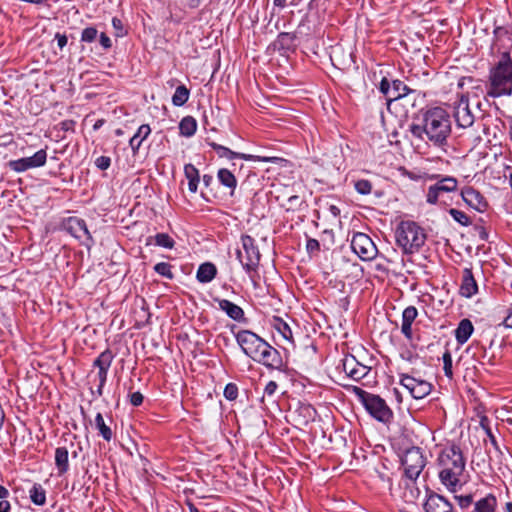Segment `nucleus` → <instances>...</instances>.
Listing matches in <instances>:
<instances>
[{
  "instance_id": "obj_46",
  "label": "nucleus",
  "mask_w": 512,
  "mask_h": 512,
  "mask_svg": "<svg viewBox=\"0 0 512 512\" xmlns=\"http://www.w3.org/2000/svg\"><path fill=\"white\" fill-rule=\"evenodd\" d=\"M379 89L387 97L388 100H392V87L390 82L386 78H383L382 81L380 82Z\"/></svg>"
},
{
  "instance_id": "obj_55",
  "label": "nucleus",
  "mask_w": 512,
  "mask_h": 512,
  "mask_svg": "<svg viewBox=\"0 0 512 512\" xmlns=\"http://www.w3.org/2000/svg\"><path fill=\"white\" fill-rule=\"evenodd\" d=\"M507 33H508L507 30L505 28H503V27H496L494 29V36L496 38H499V37H501V36H503V35H505Z\"/></svg>"
},
{
  "instance_id": "obj_63",
  "label": "nucleus",
  "mask_w": 512,
  "mask_h": 512,
  "mask_svg": "<svg viewBox=\"0 0 512 512\" xmlns=\"http://www.w3.org/2000/svg\"><path fill=\"white\" fill-rule=\"evenodd\" d=\"M506 512H512V502L506 504Z\"/></svg>"
},
{
  "instance_id": "obj_27",
  "label": "nucleus",
  "mask_w": 512,
  "mask_h": 512,
  "mask_svg": "<svg viewBox=\"0 0 512 512\" xmlns=\"http://www.w3.org/2000/svg\"><path fill=\"white\" fill-rule=\"evenodd\" d=\"M496 506H497L496 497L492 494H489L486 497L478 500L475 503L474 511L475 512H495Z\"/></svg>"
},
{
  "instance_id": "obj_8",
  "label": "nucleus",
  "mask_w": 512,
  "mask_h": 512,
  "mask_svg": "<svg viewBox=\"0 0 512 512\" xmlns=\"http://www.w3.org/2000/svg\"><path fill=\"white\" fill-rule=\"evenodd\" d=\"M242 249H238L237 259L242 264L247 273L255 271L259 264L260 253L255 245L254 239L249 235L241 237Z\"/></svg>"
},
{
  "instance_id": "obj_54",
  "label": "nucleus",
  "mask_w": 512,
  "mask_h": 512,
  "mask_svg": "<svg viewBox=\"0 0 512 512\" xmlns=\"http://www.w3.org/2000/svg\"><path fill=\"white\" fill-rule=\"evenodd\" d=\"M10 503L4 499L0 501V512H9L10 511Z\"/></svg>"
},
{
  "instance_id": "obj_7",
  "label": "nucleus",
  "mask_w": 512,
  "mask_h": 512,
  "mask_svg": "<svg viewBox=\"0 0 512 512\" xmlns=\"http://www.w3.org/2000/svg\"><path fill=\"white\" fill-rule=\"evenodd\" d=\"M355 391L360 395L365 409L375 419L381 422H388L392 418V411L380 396L367 393L357 387Z\"/></svg>"
},
{
  "instance_id": "obj_64",
  "label": "nucleus",
  "mask_w": 512,
  "mask_h": 512,
  "mask_svg": "<svg viewBox=\"0 0 512 512\" xmlns=\"http://www.w3.org/2000/svg\"><path fill=\"white\" fill-rule=\"evenodd\" d=\"M190 512H200L194 505L189 504Z\"/></svg>"
},
{
  "instance_id": "obj_14",
  "label": "nucleus",
  "mask_w": 512,
  "mask_h": 512,
  "mask_svg": "<svg viewBox=\"0 0 512 512\" xmlns=\"http://www.w3.org/2000/svg\"><path fill=\"white\" fill-rule=\"evenodd\" d=\"M114 355L110 350L103 351L94 361V367L98 368L97 377L99 380V385L97 388V393L99 396L103 393V387L107 380L108 370L113 361Z\"/></svg>"
},
{
  "instance_id": "obj_13",
  "label": "nucleus",
  "mask_w": 512,
  "mask_h": 512,
  "mask_svg": "<svg viewBox=\"0 0 512 512\" xmlns=\"http://www.w3.org/2000/svg\"><path fill=\"white\" fill-rule=\"evenodd\" d=\"M454 118L459 127L469 128L471 127L476 119L471 112L468 99L464 96L455 103L454 106Z\"/></svg>"
},
{
  "instance_id": "obj_28",
  "label": "nucleus",
  "mask_w": 512,
  "mask_h": 512,
  "mask_svg": "<svg viewBox=\"0 0 512 512\" xmlns=\"http://www.w3.org/2000/svg\"><path fill=\"white\" fill-rule=\"evenodd\" d=\"M217 177L219 182L229 188L231 190V195L233 194L236 186H237V180L234 176V174L226 168L219 169L217 173Z\"/></svg>"
},
{
  "instance_id": "obj_5",
  "label": "nucleus",
  "mask_w": 512,
  "mask_h": 512,
  "mask_svg": "<svg viewBox=\"0 0 512 512\" xmlns=\"http://www.w3.org/2000/svg\"><path fill=\"white\" fill-rule=\"evenodd\" d=\"M395 239L405 254H413L424 245L426 234L416 222L407 220L398 224Z\"/></svg>"
},
{
  "instance_id": "obj_18",
  "label": "nucleus",
  "mask_w": 512,
  "mask_h": 512,
  "mask_svg": "<svg viewBox=\"0 0 512 512\" xmlns=\"http://www.w3.org/2000/svg\"><path fill=\"white\" fill-rule=\"evenodd\" d=\"M425 512H455L452 504L439 494L430 495L424 505Z\"/></svg>"
},
{
  "instance_id": "obj_3",
  "label": "nucleus",
  "mask_w": 512,
  "mask_h": 512,
  "mask_svg": "<svg viewBox=\"0 0 512 512\" xmlns=\"http://www.w3.org/2000/svg\"><path fill=\"white\" fill-rule=\"evenodd\" d=\"M236 340L245 355L267 367L278 369L282 366L279 352L252 331L241 330Z\"/></svg>"
},
{
  "instance_id": "obj_52",
  "label": "nucleus",
  "mask_w": 512,
  "mask_h": 512,
  "mask_svg": "<svg viewBox=\"0 0 512 512\" xmlns=\"http://www.w3.org/2000/svg\"><path fill=\"white\" fill-rule=\"evenodd\" d=\"M55 40L57 41V45L60 49H63L68 41L66 35L60 33L55 35Z\"/></svg>"
},
{
  "instance_id": "obj_51",
  "label": "nucleus",
  "mask_w": 512,
  "mask_h": 512,
  "mask_svg": "<svg viewBox=\"0 0 512 512\" xmlns=\"http://www.w3.org/2000/svg\"><path fill=\"white\" fill-rule=\"evenodd\" d=\"M401 331L407 339L412 338V324L402 322Z\"/></svg>"
},
{
  "instance_id": "obj_41",
  "label": "nucleus",
  "mask_w": 512,
  "mask_h": 512,
  "mask_svg": "<svg viewBox=\"0 0 512 512\" xmlns=\"http://www.w3.org/2000/svg\"><path fill=\"white\" fill-rule=\"evenodd\" d=\"M355 189L358 193L367 195L372 190V184L368 180L361 179L355 182Z\"/></svg>"
},
{
  "instance_id": "obj_44",
  "label": "nucleus",
  "mask_w": 512,
  "mask_h": 512,
  "mask_svg": "<svg viewBox=\"0 0 512 512\" xmlns=\"http://www.w3.org/2000/svg\"><path fill=\"white\" fill-rule=\"evenodd\" d=\"M224 396L228 400H234L238 396V388L235 384L229 383L224 389Z\"/></svg>"
},
{
  "instance_id": "obj_30",
  "label": "nucleus",
  "mask_w": 512,
  "mask_h": 512,
  "mask_svg": "<svg viewBox=\"0 0 512 512\" xmlns=\"http://www.w3.org/2000/svg\"><path fill=\"white\" fill-rule=\"evenodd\" d=\"M487 436L489 438L490 444L493 447V450L488 449L490 460H493L495 458L497 462L501 464L503 462V459H505V454L502 451L499 444L497 443L496 437L492 434V432L489 429L487 430Z\"/></svg>"
},
{
  "instance_id": "obj_53",
  "label": "nucleus",
  "mask_w": 512,
  "mask_h": 512,
  "mask_svg": "<svg viewBox=\"0 0 512 512\" xmlns=\"http://www.w3.org/2000/svg\"><path fill=\"white\" fill-rule=\"evenodd\" d=\"M99 40H100V44L102 45V47L104 49H109L112 45L110 38L105 33L100 34Z\"/></svg>"
},
{
  "instance_id": "obj_17",
  "label": "nucleus",
  "mask_w": 512,
  "mask_h": 512,
  "mask_svg": "<svg viewBox=\"0 0 512 512\" xmlns=\"http://www.w3.org/2000/svg\"><path fill=\"white\" fill-rule=\"evenodd\" d=\"M464 202L471 208L483 212L487 207V202L483 195L472 187H466L461 191Z\"/></svg>"
},
{
  "instance_id": "obj_4",
  "label": "nucleus",
  "mask_w": 512,
  "mask_h": 512,
  "mask_svg": "<svg viewBox=\"0 0 512 512\" xmlns=\"http://www.w3.org/2000/svg\"><path fill=\"white\" fill-rule=\"evenodd\" d=\"M512 93V59L504 52L497 65L491 69L487 95L493 98Z\"/></svg>"
},
{
  "instance_id": "obj_60",
  "label": "nucleus",
  "mask_w": 512,
  "mask_h": 512,
  "mask_svg": "<svg viewBox=\"0 0 512 512\" xmlns=\"http://www.w3.org/2000/svg\"><path fill=\"white\" fill-rule=\"evenodd\" d=\"M340 50H341V48H340V47H334V48L332 49V52H331V59H332L333 61L337 59V56H338V54H339Z\"/></svg>"
},
{
  "instance_id": "obj_45",
  "label": "nucleus",
  "mask_w": 512,
  "mask_h": 512,
  "mask_svg": "<svg viewBox=\"0 0 512 512\" xmlns=\"http://www.w3.org/2000/svg\"><path fill=\"white\" fill-rule=\"evenodd\" d=\"M277 388H278V385L275 381H269L264 388V395L261 399L262 403H264L266 396L269 398L273 397Z\"/></svg>"
},
{
  "instance_id": "obj_2",
  "label": "nucleus",
  "mask_w": 512,
  "mask_h": 512,
  "mask_svg": "<svg viewBox=\"0 0 512 512\" xmlns=\"http://www.w3.org/2000/svg\"><path fill=\"white\" fill-rule=\"evenodd\" d=\"M466 461L459 446L452 444L443 448L437 458L438 476L451 492L457 491L466 482Z\"/></svg>"
},
{
  "instance_id": "obj_1",
  "label": "nucleus",
  "mask_w": 512,
  "mask_h": 512,
  "mask_svg": "<svg viewBox=\"0 0 512 512\" xmlns=\"http://www.w3.org/2000/svg\"><path fill=\"white\" fill-rule=\"evenodd\" d=\"M410 133L434 146H443L451 133V124L446 111L440 107L427 110L414 119L409 126Z\"/></svg>"
},
{
  "instance_id": "obj_48",
  "label": "nucleus",
  "mask_w": 512,
  "mask_h": 512,
  "mask_svg": "<svg viewBox=\"0 0 512 512\" xmlns=\"http://www.w3.org/2000/svg\"><path fill=\"white\" fill-rule=\"evenodd\" d=\"M456 500L458 501V504L461 508H467L469 507L473 502L472 495H465V496H455Z\"/></svg>"
},
{
  "instance_id": "obj_22",
  "label": "nucleus",
  "mask_w": 512,
  "mask_h": 512,
  "mask_svg": "<svg viewBox=\"0 0 512 512\" xmlns=\"http://www.w3.org/2000/svg\"><path fill=\"white\" fill-rule=\"evenodd\" d=\"M68 230L78 239H82L84 236L90 238L86 223L82 219L70 218L68 220Z\"/></svg>"
},
{
  "instance_id": "obj_40",
  "label": "nucleus",
  "mask_w": 512,
  "mask_h": 512,
  "mask_svg": "<svg viewBox=\"0 0 512 512\" xmlns=\"http://www.w3.org/2000/svg\"><path fill=\"white\" fill-rule=\"evenodd\" d=\"M418 315L417 309L414 306H408L402 314V322L412 324Z\"/></svg>"
},
{
  "instance_id": "obj_62",
  "label": "nucleus",
  "mask_w": 512,
  "mask_h": 512,
  "mask_svg": "<svg viewBox=\"0 0 512 512\" xmlns=\"http://www.w3.org/2000/svg\"><path fill=\"white\" fill-rule=\"evenodd\" d=\"M318 246H319V243H318L317 240H314V239L309 240V242H308V247L309 248H314V247H318Z\"/></svg>"
},
{
  "instance_id": "obj_49",
  "label": "nucleus",
  "mask_w": 512,
  "mask_h": 512,
  "mask_svg": "<svg viewBox=\"0 0 512 512\" xmlns=\"http://www.w3.org/2000/svg\"><path fill=\"white\" fill-rule=\"evenodd\" d=\"M301 0H274V5L280 8H284L287 5L296 6Z\"/></svg>"
},
{
  "instance_id": "obj_61",
  "label": "nucleus",
  "mask_w": 512,
  "mask_h": 512,
  "mask_svg": "<svg viewBox=\"0 0 512 512\" xmlns=\"http://www.w3.org/2000/svg\"><path fill=\"white\" fill-rule=\"evenodd\" d=\"M213 178L210 175H204L203 176V182L206 186H209V184L212 182Z\"/></svg>"
},
{
  "instance_id": "obj_26",
  "label": "nucleus",
  "mask_w": 512,
  "mask_h": 512,
  "mask_svg": "<svg viewBox=\"0 0 512 512\" xmlns=\"http://www.w3.org/2000/svg\"><path fill=\"white\" fill-rule=\"evenodd\" d=\"M150 133V126L147 124H143L138 128L136 134L129 141L130 147L134 153L140 148L142 141L146 139Z\"/></svg>"
},
{
  "instance_id": "obj_32",
  "label": "nucleus",
  "mask_w": 512,
  "mask_h": 512,
  "mask_svg": "<svg viewBox=\"0 0 512 512\" xmlns=\"http://www.w3.org/2000/svg\"><path fill=\"white\" fill-rule=\"evenodd\" d=\"M31 501L38 506H43L46 503V492L44 488L35 483L29 491Z\"/></svg>"
},
{
  "instance_id": "obj_31",
  "label": "nucleus",
  "mask_w": 512,
  "mask_h": 512,
  "mask_svg": "<svg viewBox=\"0 0 512 512\" xmlns=\"http://www.w3.org/2000/svg\"><path fill=\"white\" fill-rule=\"evenodd\" d=\"M197 122L191 116L184 117L179 124L180 134L185 137H191L196 132Z\"/></svg>"
},
{
  "instance_id": "obj_6",
  "label": "nucleus",
  "mask_w": 512,
  "mask_h": 512,
  "mask_svg": "<svg viewBox=\"0 0 512 512\" xmlns=\"http://www.w3.org/2000/svg\"><path fill=\"white\" fill-rule=\"evenodd\" d=\"M429 180H436L435 184L428 187L426 193V201L431 205L441 203V198L446 193L457 190L458 181L452 176L430 175Z\"/></svg>"
},
{
  "instance_id": "obj_39",
  "label": "nucleus",
  "mask_w": 512,
  "mask_h": 512,
  "mask_svg": "<svg viewBox=\"0 0 512 512\" xmlns=\"http://www.w3.org/2000/svg\"><path fill=\"white\" fill-rule=\"evenodd\" d=\"M451 217L461 225L467 226L470 224V218L463 211L451 208L449 210Z\"/></svg>"
},
{
  "instance_id": "obj_12",
  "label": "nucleus",
  "mask_w": 512,
  "mask_h": 512,
  "mask_svg": "<svg viewBox=\"0 0 512 512\" xmlns=\"http://www.w3.org/2000/svg\"><path fill=\"white\" fill-rule=\"evenodd\" d=\"M47 153L44 149L37 151L33 156L24 157L9 162L10 168L15 172H24L28 169L38 168L46 163Z\"/></svg>"
},
{
  "instance_id": "obj_36",
  "label": "nucleus",
  "mask_w": 512,
  "mask_h": 512,
  "mask_svg": "<svg viewBox=\"0 0 512 512\" xmlns=\"http://www.w3.org/2000/svg\"><path fill=\"white\" fill-rule=\"evenodd\" d=\"M295 35L287 32H282L278 35L277 44L281 48L290 49L294 45Z\"/></svg>"
},
{
  "instance_id": "obj_56",
  "label": "nucleus",
  "mask_w": 512,
  "mask_h": 512,
  "mask_svg": "<svg viewBox=\"0 0 512 512\" xmlns=\"http://www.w3.org/2000/svg\"><path fill=\"white\" fill-rule=\"evenodd\" d=\"M300 202V198L297 195L291 196L288 198L289 208H293L297 203Z\"/></svg>"
},
{
  "instance_id": "obj_29",
  "label": "nucleus",
  "mask_w": 512,
  "mask_h": 512,
  "mask_svg": "<svg viewBox=\"0 0 512 512\" xmlns=\"http://www.w3.org/2000/svg\"><path fill=\"white\" fill-rule=\"evenodd\" d=\"M94 425H95V428L98 430L99 435L104 440H106L108 442L112 440L113 432H112L110 426H108L105 423L103 415L100 412L97 413L95 416Z\"/></svg>"
},
{
  "instance_id": "obj_11",
  "label": "nucleus",
  "mask_w": 512,
  "mask_h": 512,
  "mask_svg": "<svg viewBox=\"0 0 512 512\" xmlns=\"http://www.w3.org/2000/svg\"><path fill=\"white\" fill-rule=\"evenodd\" d=\"M400 383L415 399H423L431 393L432 384L428 381L417 379L408 374L400 375Z\"/></svg>"
},
{
  "instance_id": "obj_20",
  "label": "nucleus",
  "mask_w": 512,
  "mask_h": 512,
  "mask_svg": "<svg viewBox=\"0 0 512 512\" xmlns=\"http://www.w3.org/2000/svg\"><path fill=\"white\" fill-rule=\"evenodd\" d=\"M219 308L224 311L231 319L240 321L244 318L243 309L227 299H218Z\"/></svg>"
},
{
  "instance_id": "obj_50",
  "label": "nucleus",
  "mask_w": 512,
  "mask_h": 512,
  "mask_svg": "<svg viewBox=\"0 0 512 512\" xmlns=\"http://www.w3.org/2000/svg\"><path fill=\"white\" fill-rule=\"evenodd\" d=\"M130 402L133 406H139L143 402V395L140 392H134L130 395Z\"/></svg>"
},
{
  "instance_id": "obj_16",
  "label": "nucleus",
  "mask_w": 512,
  "mask_h": 512,
  "mask_svg": "<svg viewBox=\"0 0 512 512\" xmlns=\"http://www.w3.org/2000/svg\"><path fill=\"white\" fill-rule=\"evenodd\" d=\"M343 370L347 376L355 381H359L369 373L370 368L359 363L355 357L350 356L343 360Z\"/></svg>"
},
{
  "instance_id": "obj_37",
  "label": "nucleus",
  "mask_w": 512,
  "mask_h": 512,
  "mask_svg": "<svg viewBox=\"0 0 512 512\" xmlns=\"http://www.w3.org/2000/svg\"><path fill=\"white\" fill-rule=\"evenodd\" d=\"M154 239L156 245L164 248L172 249L175 245L174 240L166 233H158Z\"/></svg>"
},
{
  "instance_id": "obj_35",
  "label": "nucleus",
  "mask_w": 512,
  "mask_h": 512,
  "mask_svg": "<svg viewBox=\"0 0 512 512\" xmlns=\"http://www.w3.org/2000/svg\"><path fill=\"white\" fill-rule=\"evenodd\" d=\"M391 87H392V95H391L392 100L406 96L408 93L407 86L400 80L393 81Z\"/></svg>"
},
{
  "instance_id": "obj_15",
  "label": "nucleus",
  "mask_w": 512,
  "mask_h": 512,
  "mask_svg": "<svg viewBox=\"0 0 512 512\" xmlns=\"http://www.w3.org/2000/svg\"><path fill=\"white\" fill-rule=\"evenodd\" d=\"M209 145L216 151L220 158H228V159H244V160H254V161H263V162H275L278 158L276 157H260L254 156L250 154L238 153L230 150L229 148L217 144L215 142H210Z\"/></svg>"
},
{
  "instance_id": "obj_25",
  "label": "nucleus",
  "mask_w": 512,
  "mask_h": 512,
  "mask_svg": "<svg viewBox=\"0 0 512 512\" xmlns=\"http://www.w3.org/2000/svg\"><path fill=\"white\" fill-rule=\"evenodd\" d=\"M55 465L58 469L59 475H62L68 471V450L65 447H58L55 450Z\"/></svg>"
},
{
  "instance_id": "obj_34",
  "label": "nucleus",
  "mask_w": 512,
  "mask_h": 512,
  "mask_svg": "<svg viewBox=\"0 0 512 512\" xmlns=\"http://www.w3.org/2000/svg\"><path fill=\"white\" fill-rule=\"evenodd\" d=\"M189 95V90L184 85H180L175 90V93L172 97V103L175 106H182L188 101Z\"/></svg>"
},
{
  "instance_id": "obj_42",
  "label": "nucleus",
  "mask_w": 512,
  "mask_h": 512,
  "mask_svg": "<svg viewBox=\"0 0 512 512\" xmlns=\"http://www.w3.org/2000/svg\"><path fill=\"white\" fill-rule=\"evenodd\" d=\"M443 364H444L443 369H444L445 375L451 379L453 376L452 357H451V353L448 350L443 354Z\"/></svg>"
},
{
  "instance_id": "obj_38",
  "label": "nucleus",
  "mask_w": 512,
  "mask_h": 512,
  "mask_svg": "<svg viewBox=\"0 0 512 512\" xmlns=\"http://www.w3.org/2000/svg\"><path fill=\"white\" fill-rule=\"evenodd\" d=\"M154 270L161 276L167 279H173L174 275L171 271V265L166 262L157 263L154 266Z\"/></svg>"
},
{
  "instance_id": "obj_9",
  "label": "nucleus",
  "mask_w": 512,
  "mask_h": 512,
  "mask_svg": "<svg viewBox=\"0 0 512 512\" xmlns=\"http://www.w3.org/2000/svg\"><path fill=\"white\" fill-rule=\"evenodd\" d=\"M407 478L416 480L426 465V458L419 447L407 449L401 459Z\"/></svg>"
},
{
  "instance_id": "obj_43",
  "label": "nucleus",
  "mask_w": 512,
  "mask_h": 512,
  "mask_svg": "<svg viewBox=\"0 0 512 512\" xmlns=\"http://www.w3.org/2000/svg\"><path fill=\"white\" fill-rule=\"evenodd\" d=\"M98 31L94 27H87L82 31L81 40L83 42L91 43L97 37Z\"/></svg>"
},
{
  "instance_id": "obj_10",
  "label": "nucleus",
  "mask_w": 512,
  "mask_h": 512,
  "mask_svg": "<svg viewBox=\"0 0 512 512\" xmlns=\"http://www.w3.org/2000/svg\"><path fill=\"white\" fill-rule=\"evenodd\" d=\"M351 248L363 261H371L378 254V249L372 239L367 234L361 232H357L353 235Z\"/></svg>"
},
{
  "instance_id": "obj_24",
  "label": "nucleus",
  "mask_w": 512,
  "mask_h": 512,
  "mask_svg": "<svg viewBox=\"0 0 512 512\" xmlns=\"http://www.w3.org/2000/svg\"><path fill=\"white\" fill-rule=\"evenodd\" d=\"M185 177L188 180V188L192 193H196L200 180L198 169L192 164H186L184 167Z\"/></svg>"
},
{
  "instance_id": "obj_23",
  "label": "nucleus",
  "mask_w": 512,
  "mask_h": 512,
  "mask_svg": "<svg viewBox=\"0 0 512 512\" xmlns=\"http://www.w3.org/2000/svg\"><path fill=\"white\" fill-rule=\"evenodd\" d=\"M474 328L472 322L469 319H463L460 321L457 329L455 330V337L459 344H464L471 336Z\"/></svg>"
},
{
  "instance_id": "obj_33",
  "label": "nucleus",
  "mask_w": 512,
  "mask_h": 512,
  "mask_svg": "<svg viewBox=\"0 0 512 512\" xmlns=\"http://www.w3.org/2000/svg\"><path fill=\"white\" fill-rule=\"evenodd\" d=\"M273 327L282 335L287 341H292L293 334L289 325L280 317L273 318Z\"/></svg>"
},
{
  "instance_id": "obj_59",
  "label": "nucleus",
  "mask_w": 512,
  "mask_h": 512,
  "mask_svg": "<svg viewBox=\"0 0 512 512\" xmlns=\"http://www.w3.org/2000/svg\"><path fill=\"white\" fill-rule=\"evenodd\" d=\"M9 496V491L2 485H0V499H6Z\"/></svg>"
},
{
  "instance_id": "obj_58",
  "label": "nucleus",
  "mask_w": 512,
  "mask_h": 512,
  "mask_svg": "<svg viewBox=\"0 0 512 512\" xmlns=\"http://www.w3.org/2000/svg\"><path fill=\"white\" fill-rule=\"evenodd\" d=\"M329 211H330V213H331L334 217H337V216H339V215H340V209H339L337 206H335V205H331V206L329 207Z\"/></svg>"
},
{
  "instance_id": "obj_47",
  "label": "nucleus",
  "mask_w": 512,
  "mask_h": 512,
  "mask_svg": "<svg viewBox=\"0 0 512 512\" xmlns=\"http://www.w3.org/2000/svg\"><path fill=\"white\" fill-rule=\"evenodd\" d=\"M96 166L101 170H106L109 168L111 164V160L109 157L106 156H100L95 161Z\"/></svg>"
},
{
  "instance_id": "obj_19",
  "label": "nucleus",
  "mask_w": 512,
  "mask_h": 512,
  "mask_svg": "<svg viewBox=\"0 0 512 512\" xmlns=\"http://www.w3.org/2000/svg\"><path fill=\"white\" fill-rule=\"evenodd\" d=\"M478 291L477 283L472 274V270L465 268L462 272V283L460 286V294L464 297L470 298Z\"/></svg>"
},
{
  "instance_id": "obj_21",
  "label": "nucleus",
  "mask_w": 512,
  "mask_h": 512,
  "mask_svg": "<svg viewBox=\"0 0 512 512\" xmlns=\"http://www.w3.org/2000/svg\"><path fill=\"white\" fill-rule=\"evenodd\" d=\"M216 274V266L211 262H205L199 266L196 278L200 283H209L215 278Z\"/></svg>"
},
{
  "instance_id": "obj_57",
  "label": "nucleus",
  "mask_w": 512,
  "mask_h": 512,
  "mask_svg": "<svg viewBox=\"0 0 512 512\" xmlns=\"http://www.w3.org/2000/svg\"><path fill=\"white\" fill-rule=\"evenodd\" d=\"M112 25L117 30H121L122 29V22H121L120 19H118L116 17L112 19Z\"/></svg>"
}]
</instances>
